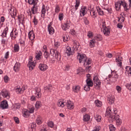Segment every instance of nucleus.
Segmentation results:
<instances>
[{
	"mask_svg": "<svg viewBox=\"0 0 131 131\" xmlns=\"http://www.w3.org/2000/svg\"><path fill=\"white\" fill-rule=\"evenodd\" d=\"M128 4L125 2V0H119L115 3V8L117 11H120L121 10V6H122L124 11L125 12H128L131 9V0H128Z\"/></svg>",
	"mask_w": 131,
	"mask_h": 131,
	"instance_id": "1",
	"label": "nucleus"
},
{
	"mask_svg": "<svg viewBox=\"0 0 131 131\" xmlns=\"http://www.w3.org/2000/svg\"><path fill=\"white\" fill-rule=\"evenodd\" d=\"M100 28L102 30L103 33L106 36H108L110 34V27L107 25V21L105 19L101 18L99 21Z\"/></svg>",
	"mask_w": 131,
	"mask_h": 131,
	"instance_id": "2",
	"label": "nucleus"
},
{
	"mask_svg": "<svg viewBox=\"0 0 131 131\" xmlns=\"http://www.w3.org/2000/svg\"><path fill=\"white\" fill-rule=\"evenodd\" d=\"M57 105L58 107H61L63 108L65 107V106H67L68 109H73L74 108V103L70 100L67 101V102H65V100L63 99H60L58 100L57 103Z\"/></svg>",
	"mask_w": 131,
	"mask_h": 131,
	"instance_id": "3",
	"label": "nucleus"
},
{
	"mask_svg": "<svg viewBox=\"0 0 131 131\" xmlns=\"http://www.w3.org/2000/svg\"><path fill=\"white\" fill-rule=\"evenodd\" d=\"M80 5V1L79 0H76V5H75V8L74 6H72L71 9V14L72 15L73 18H76L77 19V14H75L76 10L78 9V7Z\"/></svg>",
	"mask_w": 131,
	"mask_h": 131,
	"instance_id": "4",
	"label": "nucleus"
},
{
	"mask_svg": "<svg viewBox=\"0 0 131 131\" xmlns=\"http://www.w3.org/2000/svg\"><path fill=\"white\" fill-rule=\"evenodd\" d=\"M28 3L29 5H33V7L31 8L32 14H36L37 13V7H36V5L38 3V0H28Z\"/></svg>",
	"mask_w": 131,
	"mask_h": 131,
	"instance_id": "5",
	"label": "nucleus"
},
{
	"mask_svg": "<svg viewBox=\"0 0 131 131\" xmlns=\"http://www.w3.org/2000/svg\"><path fill=\"white\" fill-rule=\"evenodd\" d=\"M35 96H32L31 97V101H36V98H41V89L38 88L35 90Z\"/></svg>",
	"mask_w": 131,
	"mask_h": 131,
	"instance_id": "6",
	"label": "nucleus"
},
{
	"mask_svg": "<svg viewBox=\"0 0 131 131\" xmlns=\"http://www.w3.org/2000/svg\"><path fill=\"white\" fill-rule=\"evenodd\" d=\"M50 54L51 56L55 57L56 59H57V61L59 62H61V54L60 52L57 51V50H55L54 49L50 50Z\"/></svg>",
	"mask_w": 131,
	"mask_h": 131,
	"instance_id": "7",
	"label": "nucleus"
},
{
	"mask_svg": "<svg viewBox=\"0 0 131 131\" xmlns=\"http://www.w3.org/2000/svg\"><path fill=\"white\" fill-rule=\"evenodd\" d=\"M86 85L84 87V90L86 92H88L91 90L90 88H92L93 85H94V83H93V81L90 78H87L86 80Z\"/></svg>",
	"mask_w": 131,
	"mask_h": 131,
	"instance_id": "8",
	"label": "nucleus"
},
{
	"mask_svg": "<svg viewBox=\"0 0 131 131\" xmlns=\"http://www.w3.org/2000/svg\"><path fill=\"white\" fill-rule=\"evenodd\" d=\"M90 11V8H86L85 6H82L80 9V16L79 17H84L85 15L88 14V12Z\"/></svg>",
	"mask_w": 131,
	"mask_h": 131,
	"instance_id": "9",
	"label": "nucleus"
},
{
	"mask_svg": "<svg viewBox=\"0 0 131 131\" xmlns=\"http://www.w3.org/2000/svg\"><path fill=\"white\" fill-rule=\"evenodd\" d=\"M10 37L12 40L16 39L18 37V30L16 29H13L10 33Z\"/></svg>",
	"mask_w": 131,
	"mask_h": 131,
	"instance_id": "10",
	"label": "nucleus"
},
{
	"mask_svg": "<svg viewBox=\"0 0 131 131\" xmlns=\"http://www.w3.org/2000/svg\"><path fill=\"white\" fill-rule=\"evenodd\" d=\"M15 91L17 94H22L25 90H26V86H23L21 88L20 86H17L15 87Z\"/></svg>",
	"mask_w": 131,
	"mask_h": 131,
	"instance_id": "11",
	"label": "nucleus"
},
{
	"mask_svg": "<svg viewBox=\"0 0 131 131\" xmlns=\"http://www.w3.org/2000/svg\"><path fill=\"white\" fill-rule=\"evenodd\" d=\"M66 54L69 56H72V55L74 54V49H71V47L68 46L66 49Z\"/></svg>",
	"mask_w": 131,
	"mask_h": 131,
	"instance_id": "12",
	"label": "nucleus"
},
{
	"mask_svg": "<svg viewBox=\"0 0 131 131\" xmlns=\"http://www.w3.org/2000/svg\"><path fill=\"white\" fill-rule=\"evenodd\" d=\"M86 55L85 54H78V58L79 59V62L80 64L81 63H83L85 60H86Z\"/></svg>",
	"mask_w": 131,
	"mask_h": 131,
	"instance_id": "13",
	"label": "nucleus"
},
{
	"mask_svg": "<svg viewBox=\"0 0 131 131\" xmlns=\"http://www.w3.org/2000/svg\"><path fill=\"white\" fill-rule=\"evenodd\" d=\"M117 112H118L117 108H113V113L114 114H115V115H114V116H111L110 118H111V119H112V120L113 121H114V120H116V119L118 118V117L119 116V115H117Z\"/></svg>",
	"mask_w": 131,
	"mask_h": 131,
	"instance_id": "14",
	"label": "nucleus"
},
{
	"mask_svg": "<svg viewBox=\"0 0 131 131\" xmlns=\"http://www.w3.org/2000/svg\"><path fill=\"white\" fill-rule=\"evenodd\" d=\"M36 63L34 62V61H32V59H30L29 60V62L28 63V66L30 69V70H33V68L35 67Z\"/></svg>",
	"mask_w": 131,
	"mask_h": 131,
	"instance_id": "15",
	"label": "nucleus"
},
{
	"mask_svg": "<svg viewBox=\"0 0 131 131\" xmlns=\"http://www.w3.org/2000/svg\"><path fill=\"white\" fill-rule=\"evenodd\" d=\"M48 30L49 33V34H50L51 35L55 33V30H54V28L52 27V23H50V24L48 25Z\"/></svg>",
	"mask_w": 131,
	"mask_h": 131,
	"instance_id": "16",
	"label": "nucleus"
},
{
	"mask_svg": "<svg viewBox=\"0 0 131 131\" xmlns=\"http://www.w3.org/2000/svg\"><path fill=\"white\" fill-rule=\"evenodd\" d=\"M2 96L4 98L10 99V92L7 90H4L2 92Z\"/></svg>",
	"mask_w": 131,
	"mask_h": 131,
	"instance_id": "17",
	"label": "nucleus"
},
{
	"mask_svg": "<svg viewBox=\"0 0 131 131\" xmlns=\"http://www.w3.org/2000/svg\"><path fill=\"white\" fill-rule=\"evenodd\" d=\"M1 107L2 109H8L9 104L7 100H4L1 103Z\"/></svg>",
	"mask_w": 131,
	"mask_h": 131,
	"instance_id": "18",
	"label": "nucleus"
},
{
	"mask_svg": "<svg viewBox=\"0 0 131 131\" xmlns=\"http://www.w3.org/2000/svg\"><path fill=\"white\" fill-rule=\"evenodd\" d=\"M38 68L41 71H46L49 67L46 64L40 63L39 64Z\"/></svg>",
	"mask_w": 131,
	"mask_h": 131,
	"instance_id": "19",
	"label": "nucleus"
},
{
	"mask_svg": "<svg viewBox=\"0 0 131 131\" xmlns=\"http://www.w3.org/2000/svg\"><path fill=\"white\" fill-rule=\"evenodd\" d=\"M61 27L63 30L66 31L70 28V22L67 21L66 23L62 25Z\"/></svg>",
	"mask_w": 131,
	"mask_h": 131,
	"instance_id": "20",
	"label": "nucleus"
},
{
	"mask_svg": "<svg viewBox=\"0 0 131 131\" xmlns=\"http://www.w3.org/2000/svg\"><path fill=\"white\" fill-rule=\"evenodd\" d=\"M93 80L94 81V84H96L97 86H100L101 85V81L97 76L94 77Z\"/></svg>",
	"mask_w": 131,
	"mask_h": 131,
	"instance_id": "21",
	"label": "nucleus"
},
{
	"mask_svg": "<svg viewBox=\"0 0 131 131\" xmlns=\"http://www.w3.org/2000/svg\"><path fill=\"white\" fill-rule=\"evenodd\" d=\"M9 13H10L12 18H15L16 15H17V10L14 8H13L10 9Z\"/></svg>",
	"mask_w": 131,
	"mask_h": 131,
	"instance_id": "22",
	"label": "nucleus"
},
{
	"mask_svg": "<svg viewBox=\"0 0 131 131\" xmlns=\"http://www.w3.org/2000/svg\"><path fill=\"white\" fill-rule=\"evenodd\" d=\"M20 67H21V64L19 62H16L13 67V70L15 72H18L20 70Z\"/></svg>",
	"mask_w": 131,
	"mask_h": 131,
	"instance_id": "23",
	"label": "nucleus"
},
{
	"mask_svg": "<svg viewBox=\"0 0 131 131\" xmlns=\"http://www.w3.org/2000/svg\"><path fill=\"white\" fill-rule=\"evenodd\" d=\"M8 32H9V27H6V28L3 30L1 36L2 37H7V35L8 34Z\"/></svg>",
	"mask_w": 131,
	"mask_h": 131,
	"instance_id": "24",
	"label": "nucleus"
},
{
	"mask_svg": "<svg viewBox=\"0 0 131 131\" xmlns=\"http://www.w3.org/2000/svg\"><path fill=\"white\" fill-rule=\"evenodd\" d=\"M28 37L30 40H34V38H35V36L34 35V32L33 31H31L28 33Z\"/></svg>",
	"mask_w": 131,
	"mask_h": 131,
	"instance_id": "25",
	"label": "nucleus"
},
{
	"mask_svg": "<svg viewBox=\"0 0 131 131\" xmlns=\"http://www.w3.org/2000/svg\"><path fill=\"white\" fill-rule=\"evenodd\" d=\"M122 61V57L121 56H118L116 59V62L118 63L117 65L119 67H121L122 66V62H121Z\"/></svg>",
	"mask_w": 131,
	"mask_h": 131,
	"instance_id": "26",
	"label": "nucleus"
},
{
	"mask_svg": "<svg viewBox=\"0 0 131 131\" xmlns=\"http://www.w3.org/2000/svg\"><path fill=\"white\" fill-rule=\"evenodd\" d=\"M46 6L45 5H43L42 6V9L41 10V17L45 19L46 18Z\"/></svg>",
	"mask_w": 131,
	"mask_h": 131,
	"instance_id": "27",
	"label": "nucleus"
},
{
	"mask_svg": "<svg viewBox=\"0 0 131 131\" xmlns=\"http://www.w3.org/2000/svg\"><path fill=\"white\" fill-rule=\"evenodd\" d=\"M73 48L74 51H76L77 49L79 47V43L77 40H73Z\"/></svg>",
	"mask_w": 131,
	"mask_h": 131,
	"instance_id": "28",
	"label": "nucleus"
},
{
	"mask_svg": "<svg viewBox=\"0 0 131 131\" xmlns=\"http://www.w3.org/2000/svg\"><path fill=\"white\" fill-rule=\"evenodd\" d=\"M83 63L84 67L89 66V65L92 63V59L91 58H87Z\"/></svg>",
	"mask_w": 131,
	"mask_h": 131,
	"instance_id": "29",
	"label": "nucleus"
},
{
	"mask_svg": "<svg viewBox=\"0 0 131 131\" xmlns=\"http://www.w3.org/2000/svg\"><path fill=\"white\" fill-rule=\"evenodd\" d=\"M52 89V86H46L44 87V93L47 94V93H51L52 90H51Z\"/></svg>",
	"mask_w": 131,
	"mask_h": 131,
	"instance_id": "30",
	"label": "nucleus"
},
{
	"mask_svg": "<svg viewBox=\"0 0 131 131\" xmlns=\"http://www.w3.org/2000/svg\"><path fill=\"white\" fill-rule=\"evenodd\" d=\"M13 51L15 53H18V52L20 51V47L19 46V44L16 43L14 45Z\"/></svg>",
	"mask_w": 131,
	"mask_h": 131,
	"instance_id": "31",
	"label": "nucleus"
},
{
	"mask_svg": "<svg viewBox=\"0 0 131 131\" xmlns=\"http://www.w3.org/2000/svg\"><path fill=\"white\" fill-rule=\"evenodd\" d=\"M119 116L118 117V118L116 119V123L117 126H120L122 123V120L119 118Z\"/></svg>",
	"mask_w": 131,
	"mask_h": 131,
	"instance_id": "32",
	"label": "nucleus"
},
{
	"mask_svg": "<svg viewBox=\"0 0 131 131\" xmlns=\"http://www.w3.org/2000/svg\"><path fill=\"white\" fill-rule=\"evenodd\" d=\"M36 122L37 124H41L42 123V118L40 117V116H38L36 120Z\"/></svg>",
	"mask_w": 131,
	"mask_h": 131,
	"instance_id": "33",
	"label": "nucleus"
},
{
	"mask_svg": "<svg viewBox=\"0 0 131 131\" xmlns=\"http://www.w3.org/2000/svg\"><path fill=\"white\" fill-rule=\"evenodd\" d=\"M95 45H96V40L95 39H93L90 41L89 46L90 48H94Z\"/></svg>",
	"mask_w": 131,
	"mask_h": 131,
	"instance_id": "34",
	"label": "nucleus"
},
{
	"mask_svg": "<svg viewBox=\"0 0 131 131\" xmlns=\"http://www.w3.org/2000/svg\"><path fill=\"white\" fill-rule=\"evenodd\" d=\"M62 37H63V41L64 42H66L68 41L70 39V37H69V35L63 34V36H62Z\"/></svg>",
	"mask_w": 131,
	"mask_h": 131,
	"instance_id": "35",
	"label": "nucleus"
},
{
	"mask_svg": "<svg viewBox=\"0 0 131 131\" xmlns=\"http://www.w3.org/2000/svg\"><path fill=\"white\" fill-rule=\"evenodd\" d=\"M96 10L98 13V15H100V16H103V15H104V12L103 11V10H102V9H101L99 7H96Z\"/></svg>",
	"mask_w": 131,
	"mask_h": 131,
	"instance_id": "36",
	"label": "nucleus"
},
{
	"mask_svg": "<svg viewBox=\"0 0 131 131\" xmlns=\"http://www.w3.org/2000/svg\"><path fill=\"white\" fill-rule=\"evenodd\" d=\"M90 16H91L92 18H93L94 19H95V18H97V12L94 10H92L90 11Z\"/></svg>",
	"mask_w": 131,
	"mask_h": 131,
	"instance_id": "37",
	"label": "nucleus"
},
{
	"mask_svg": "<svg viewBox=\"0 0 131 131\" xmlns=\"http://www.w3.org/2000/svg\"><path fill=\"white\" fill-rule=\"evenodd\" d=\"M73 91L74 93H78L80 91V86H74L73 87Z\"/></svg>",
	"mask_w": 131,
	"mask_h": 131,
	"instance_id": "38",
	"label": "nucleus"
},
{
	"mask_svg": "<svg viewBox=\"0 0 131 131\" xmlns=\"http://www.w3.org/2000/svg\"><path fill=\"white\" fill-rule=\"evenodd\" d=\"M111 112H112V113H113V112L111 111V107H108L106 108L105 116H109V115H110V114H111Z\"/></svg>",
	"mask_w": 131,
	"mask_h": 131,
	"instance_id": "39",
	"label": "nucleus"
},
{
	"mask_svg": "<svg viewBox=\"0 0 131 131\" xmlns=\"http://www.w3.org/2000/svg\"><path fill=\"white\" fill-rule=\"evenodd\" d=\"M41 106H42V104L41 103V102H40V101H37L36 102L35 107L36 109H39V108L41 107Z\"/></svg>",
	"mask_w": 131,
	"mask_h": 131,
	"instance_id": "40",
	"label": "nucleus"
},
{
	"mask_svg": "<svg viewBox=\"0 0 131 131\" xmlns=\"http://www.w3.org/2000/svg\"><path fill=\"white\" fill-rule=\"evenodd\" d=\"M126 72L125 74H128V75H131V67H126L125 68Z\"/></svg>",
	"mask_w": 131,
	"mask_h": 131,
	"instance_id": "41",
	"label": "nucleus"
},
{
	"mask_svg": "<svg viewBox=\"0 0 131 131\" xmlns=\"http://www.w3.org/2000/svg\"><path fill=\"white\" fill-rule=\"evenodd\" d=\"M94 104L97 107H102V102L99 100H95Z\"/></svg>",
	"mask_w": 131,
	"mask_h": 131,
	"instance_id": "42",
	"label": "nucleus"
},
{
	"mask_svg": "<svg viewBox=\"0 0 131 131\" xmlns=\"http://www.w3.org/2000/svg\"><path fill=\"white\" fill-rule=\"evenodd\" d=\"M91 119V116L89 115L88 114H85L83 116V120L84 121L87 122L89 121Z\"/></svg>",
	"mask_w": 131,
	"mask_h": 131,
	"instance_id": "43",
	"label": "nucleus"
},
{
	"mask_svg": "<svg viewBox=\"0 0 131 131\" xmlns=\"http://www.w3.org/2000/svg\"><path fill=\"white\" fill-rule=\"evenodd\" d=\"M60 11H61V8L59 5H56L55 8V13L58 14V13H60Z\"/></svg>",
	"mask_w": 131,
	"mask_h": 131,
	"instance_id": "44",
	"label": "nucleus"
},
{
	"mask_svg": "<svg viewBox=\"0 0 131 131\" xmlns=\"http://www.w3.org/2000/svg\"><path fill=\"white\" fill-rule=\"evenodd\" d=\"M115 100V98H114V96H111L107 98V101H109V102L112 104H113V103H114Z\"/></svg>",
	"mask_w": 131,
	"mask_h": 131,
	"instance_id": "45",
	"label": "nucleus"
},
{
	"mask_svg": "<svg viewBox=\"0 0 131 131\" xmlns=\"http://www.w3.org/2000/svg\"><path fill=\"white\" fill-rule=\"evenodd\" d=\"M95 118L97 122H101V120H102V117L99 115H95Z\"/></svg>",
	"mask_w": 131,
	"mask_h": 131,
	"instance_id": "46",
	"label": "nucleus"
},
{
	"mask_svg": "<svg viewBox=\"0 0 131 131\" xmlns=\"http://www.w3.org/2000/svg\"><path fill=\"white\" fill-rule=\"evenodd\" d=\"M30 115V113L28 111H25L23 113L24 117H28Z\"/></svg>",
	"mask_w": 131,
	"mask_h": 131,
	"instance_id": "47",
	"label": "nucleus"
},
{
	"mask_svg": "<svg viewBox=\"0 0 131 131\" xmlns=\"http://www.w3.org/2000/svg\"><path fill=\"white\" fill-rule=\"evenodd\" d=\"M61 46V42L57 41L54 42V46L55 49H58Z\"/></svg>",
	"mask_w": 131,
	"mask_h": 131,
	"instance_id": "48",
	"label": "nucleus"
},
{
	"mask_svg": "<svg viewBox=\"0 0 131 131\" xmlns=\"http://www.w3.org/2000/svg\"><path fill=\"white\" fill-rule=\"evenodd\" d=\"M109 128L110 131H115L116 130V128L113 124L109 125Z\"/></svg>",
	"mask_w": 131,
	"mask_h": 131,
	"instance_id": "49",
	"label": "nucleus"
},
{
	"mask_svg": "<svg viewBox=\"0 0 131 131\" xmlns=\"http://www.w3.org/2000/svg\"><path fill=\"white\" fill-rule=\"evenodd\" d=\"M87 36H88L89 38H93V37H94V33H93V32H92L91 31H89L87 33Z\"/></svg>",
	"mask_w": 131,
	"mask_h": 131,
	"instance_id": "50",
	"label": "nucleus"
},
{
	"mask_svg": "<svg viewBox=\"0 0 131 131\" xmlns=\"http://www.w3.org/2000/svg\"><path fill=\"white\" fill-rule=\"evenodd\" d=\"M4 22H5V17L2 16L1 18V21H0L1 27H3V25H4Z\"/></svg>",
	"mask_w": 131,
	"mask_h": 131,
	"instance_id": "51",
	"label": "nucleus"
},
{
	"mask_svg": "<svg viewBox=\"0 0 131 131\" xmlns=\"http://www.w3.org/2000/svg\"><path fill=\"white\" fill-rule=\"evenodd\" d=\"M19 45L21 49H23L24 47H25V41L24 40H20L19 42Z\"/></svg>",
	"mask_w": 131,
	"mask_h": 131,
	"instance_id": "52",
	"label": "nucleus"
},
{
	"mask_svg": "<svg viewBox=\"0 0 131 131\" xmlns=\"http://www.w3.org/2000/svg\"><path fill=\"white\" fill-rule=\"evenodd\" d=\"M116 90L117 91V92L119 93L120 94V93H121V87H120V86L119 85H117L116 86Z\"/></svg>",
	"mask_w": 131,
	"mask_h": 131,
	"instance_id": "53",
	"label": "nucleus"
},
{
	"mask_svg": "<svg viewBox=\"0 0 131 131\" xmlns=\"http://www.w3.org/2000/svg\"><path fill=\"white\" fill-rule=\"evenodd\" d=\"M59 20L62 21L64 19V14L62 13H60L58 15Z\"/></svg>",
	"mask_w": 131,
	"mask_h": 131,
	"instance_id": "54",
	"label": "nucleus"
},
{
	"mask_svg": "<svg viewBox=\"0 0 131 131\" xmlns=\"http://www.w3.org/2000/svg\"><path fill=\"white\" fill-rule=\"evenodd\" d=\"M83 20L84 21V23L86 25H89V24H90V21H89V20L88 19V18L84 17L83 18Z\"/></svg>",
	"mask_w": 131,
	"mask_h": 131,
	"instance_id": "55",
	"label": "nucleus"
},
{
	"mask_svg": "<svg viewBox=\"0 0 131 131\" xmlns=\"http://www.w3.org/2000/svg\"><path fill=\"white\" fill-rule=\"evenodd\" d=\"M48 125L49 126V127L53 128L54 127V122H53L52 121H50L48 122Z\"/></svg>",
	"mask_w": 131,
	"mask_h": 131,
	"instance_id": "56",
	"label": "nucleus"
},
{
	"mask_svg": "<svg viewBox=\"0 0 131 131\" xmlns=\"http://www.w3.org/2000/svg\"><path fill=\"white\" fill-rule=\"evenodd\" d=\"M113 78H114V82H115V81H117V79H118V75H117V74H114L113 75Z\"/></svg>",
	"mask_w": 131,
	"mask_h": 131,
	"instance_id": "57",
	"label": "nucleus"
},
{
	"mask_svg": "<svg viewBox=\"0 0 131 131\" xmlns=\"http://www.w3.org/2000/svg\"><path fill=\"white\" fill-rule=\"evenodd\" d=\"M95 39L100 41V40H102V35H97L95 36Z\"/></svg>",
	"mask_w": 131,
	"mask_h": 131,
	"instance_id": "58",
	"label": "nucleus"
},
{
	"mask_svg": "<svg viewBox=\"0 0 131 131\" xmlns=\"http://www.w3.org/2000/svg\"><path fill=\"white\" fill-rule=\"evenodd\" d=\"M44 57L46 58V59H49V57H50V54L48 51H46L44 52Z\"/></svg>",
	"mask_w": 131,
	"mask_h": 131,
	"instance_id": "59",
	"label": "nucleus"
},
{
	"mask_svg": "<svg viewBox=\"0 0 131 131\" xmlns=\"http://www.w3.org/2000/svg\"><path fill=\"white\" fill-rule=\"evenodd\" d=\"M33 22L34 24V25H37L38 24V20L36 19V17L34 16Z\"/></svg>",
	"mask_w": 131,
	"mask_h": 131,
	"instance_id": "60",
	"label": "nucleus"
},
{
	"mask_svg": "<svg viewBox=\"0 0 131 131\" xmlns=\"http://www.w3.org/2000/svg\"><path fill=\"white\" fill-rule=\"evenodd\" d=\"M9 55H10V52L8 51L5 54L4 59H6V60H7V59H9Z\"/></svg>",
	"mask_w": 131,
	"mask_h": 131,
	"instance_id": "61",
	"label": "nucleus"
},
{
	"mask_svg": "<svg viewBox=\"0 0 131 131\" xmlns=\"http://www.w3.org/2000/svg\"><path fill=\"white\" fill-rule=\"evenodd\" d=\"M30 126L32 129H34V128L36 127V124H35V123H32V124H31Z\"/></svg>",
	"mask_w": 131,
	"mask_h": 131,
	"instance_id": "62",
	"label": "nucleus"
},
{
	"mask_svg": "<svg viewBox=\"0 0 131 131\" xmlns=\"http://www.w3.org/2000/svg\"><path fill=\"white\" fill-rule=\"evenodd\" d=\"M126 88H127L129 91H131V83H127L126 84Z\"/></svg>",
	"mask_w": 131,
	"mask_h": 131,
	"instance_id": "63",
	"label": "nucleus"
},
{
	"mask_svg": "<svg viewBox=\"0 0 131 131\" xmlns=\"http://www.w3.org/2000/svg\"><path fill=\"white\" fill-rule=\"evenodd\" d=\"M100 129H101V127L100 126H96L94 127L93 131H99Z\"/></svg>",
	"mask_w": 131,
	"mask_h": 131,
	"instance_id": "64",
	"label": "nucleus"
}]
</instances>
